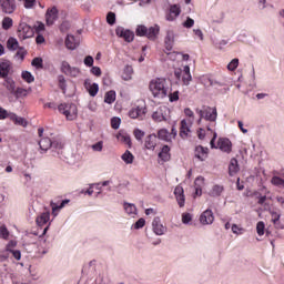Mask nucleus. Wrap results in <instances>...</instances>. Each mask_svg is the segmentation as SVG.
Segmentation results:
<instances>
[{"instance_id": "f257e3e1", "label": "nucleus", "mask_w": 284, "mask_h": 284, "mask_svg": "<svg viewBox=\"0 0 284 284\" xmlns=\"http://www.w3.org/2000/svg\"><path fill=\"white\" fill-rule=\"evenodd\" d=\"M149 89L154 99H165L170 94V87L165 78H155L150 81Z\"/></svg>"}, {"instance_id": "f03ea898", "label": "nucleus", "mask_w": 284, "mask_h": 284, "mask_svg": "<svg viewBox=\"0 0 284 284\" xmlns=\"http://www.w3.org/2000/svg\"><path fill=\"white\" fill-rule=\"evenodd\" d=\"M59 112H62L67 116L68 121H74L78 114V109L74 103H62L58 106Z\"/></svg>"}, {"instance_id": "7ed1b4c3", "label": "nucleus", "mask_w": 284, "mask_h": 284, "mask_svg": "<svg viewBox=\"0 0 284 284\" xmlns=\"http://www.w3.org/2000/svg\"><path fill=\"white\" fill-rule=\"evenodd\" d=\"M19 39L26 40L34 37V30L26 22H22L18 27Z\"/></svg>"}, {"instance_id": "20e7f679", "label": "nucleus", "mask_w": 284, "mask_h": 284, "mask_svg": "<svg viewBox=\"0 0 284 284\" xmlns=\"http://www.w3.org/2000/svg\"><path fill=\"white\" fill-rule=\"evenodd\" d=\"M0 9L4 14H12L17 10V2L14 0H0Z\"/></svg>"}, {"instance_id": "39448f33", "label": "nucleus", "mask_w": 284, "mask_h": 284, "mask_svg": "<svg viewBox=\"0 0 284 284\" xmlns=\"http://www.w3.org/2000/svg\"><path fill=\"white\" fill-rule=\"evenodd\" d=\"M115 34L121 39H124L126 43H132V41H134V32H132L131 30L124 29L123 27H118L115 30Z\"/></svg>"}, {"instance_id": "423d86ee", "label": "nucleus", "mask_w": 284, "mask_h": 284, "mask_svg": "<svg viewBox=\"0 0 284 284\" xmlns=\"http://www.w3.org/2000/svg\"><path fill=\"white\" fill-rule=\"evenodd\" d=\"M57 19H59V9H57V7L49 8L45 12L47 26H54Z\"/></svg>"}, {"instance_id": "0eeeda50", "label": "nucleus", "mask_w": 284, "mask_h": 284, "mask_svg": "<svg viewBox=\"0 0 284 284\" xmlns=\"http://www.w3.org/2000/svg\"><path fill=\"white\" fill-rule=\"evenodd\" d=\"M200 223L202 225H212L214 223V213L212 210H206L201 214Z\"/></svg>"}, {"instance_id": "6e6552de", "label": "nucleus", "mask_w": 284, "mask_h": 284, "mask_svg": "<svg viewBox=\"0 0 284 284\" xmlns=\"http://www.w3.org/2000/svg\"><path fill=\"white\" fill-rule=\"evenodd\" d=\"M217 148L222 152H226L227 154H230V152H232V141H230V139L227 138H220L217 141Z\"/></svg>"}, {"instance_id": "1a4fd4ad", "label": "nucleus", "mask_w": 284, "mask_h": 284, "mask_svg": "<svg viewBox=\"0 0 284 284\" xmlns=\"http://www.w3.org/2000/svg\"><path fill=\"white\" fill-rule=\"evenodd\" d=\"M174 195L178 201L179 207H184L185 206V194L183 191V186L178 185L174 190Z\"/></svg>"}, {"instance_id": "9d476101", "label": "nucleus", "mask_w": 284, "mask_h": 284, "mask_svg": "<svg viewBox=\"0 0 284 284\" xmlns=\"http://www.w3.org/2000/svg\"><path fill=\"white\" fill-rule=\"evenodd\" d=\"M12 72V63L10 61H3L0 63V77L1 79L8 78Z\"/></svg>"}, {"instance_id": "9b49d317", "label": "nucleus", "mask_w": 284, "mask_h": 284, "mask_svg": "<svg viewBox=\"0 0 284 284\" xmlns=\"http://www.w3.org/2000/svg\"><path fill=\"white\" fill-rule=\"evenodd\" d=\"M3 79V88H6L9 94H14V90H17V82H14V80L10 77Z\"/></svg>"}, {"instance_id": "f8f14e48", "label": "nucleus", "mask_w": 284, "mask_h": 284, "mask_svg": "<svg viewBox=\"0 0 284 284\" xmlns=\"http://www.w3.org/2000/svg\"><path fill=\"white\" fill-rule=\"evenodd\" d=\"M179 14H181V7H179V4H172L166 14V21H174Z\"/></svg>"}, {"instance_id": "ddd939ff", "label": "nucleus", "mask_w": 284, "mask_h": 284, "mask_svg": "<svg viewBox=\"0 0 284 284\" xmlns=\"http://www.w3.org/2000/svg\"><path fill=\"white\" fill-rule=\"evenodd\" d=\"M146 109L145 108H135V109H131L129 111V116L130 119H143L145 116V111Z\"/></svg>"}, {"instance_id": "4468645a", "label": "nucleus", "mask_w": 284, "mask_h": 284, "mask_svg": "<svg viewBox=\"0 0 284 284\" xmlns=\"http://www.w3.org/2000/svg\"><path fill=\"white\" fill-rule=\"evenodd\" d=\"M159 141V138H156V134H150L144 140V146L146 150H154L156 148V142Z\"/></svg>"}, {"instance_id": "2eb2a0df", "label": "nucleus", "mask_w": 284, "mask_h": 284, "mask_svg": "<svg viewBox=\"0 0 284 284\" xmlns=\"http://www.w3.org/2000/svg\"><path fill=\"white\" fill-rule=\"evenodd\" d=\"M164 43H165L166 54H170L172 48L174 47V32L168 31Z\"/></svg>"}, {"instance_id": "dca6fc26", "label": "nucleus", "mask_w": 284, "mask_h": 284, "mask_svg": "<svg viewBox=\"0 0 284 284\" xmlns=\"http://www.w3.org/2000/svg\"><path fill=\"white\" fill-rule=\"evenodd\" d=\"M153 231L155 234H158V236H161L164 234L165 232V227L163 226V224H161V219L159 217H155L153 220Z\"/></svg>"}, {"instance_id": "f3484780", "label": "nucleus", "mask_w": 284, "mask_h": 284, "mask_svg": "<svg viewBox=\"0 0 284 284\" xmlns=\"http://www.w3.org/2000/svg\"><path fill=\"white\" fill-rule=\"evenodd\" d=\"M79 40H77V38H74V36H67L65 39V45L68 48V50H77V48H79Z\"/></svg>"}, {"instance_id": "a211bd4d", "label": "nucleus", "mask_w": 284, "mask_h": 284, "mask_svg": "<svg viewBox=\"0 0 284 284\" xmlns=\"http://www.w3.org/2000/svg\"><path fill=\"white\" fill-rule=\"evenodd\" d=\"M160 30L161 28L158 24L148 29L146 37L150 39V41H156Z\"/></svg>"}, {"instance_id": "6ab92c4d", "label": "nucleus", "mask_w": 284, "mask_h": 284, "mask_svg": "<svg viewBox=\"0 0 284 284\" xmlns=\"http://www.w3.org/2000/svg\"><path fill=\"white\" fill-rule=\"evenodd\" d=\"M204 119L206 121H216V116H217V113H216V108H210L207 106L206 109H204Z\"/></svg>"}, {"instance_id": "aec40b11", "label": "nucleus", "mask_w": 284, "mask_h": 284, "mask_svg": "<svg viewBox=\"0 0 284 284\" xmlns=\"http://www.w3.org/2000/svg\"><path fill=\"white\" fill-rule=\"evenodd\" d=\"M195 156L200 161H204L207 159V148H203L202 145L195 148Z\"/></svg>"}, {"instance_id": "412c9836", "label": "nucleus", "mask_w": 284, "mask_h": 284, "mask_svg": "<svg viewBox=\"0 0 284 284\" xmlns=\"http://www.w3.org/2000/svg\"><path fill=\"white\" fill-rule=\"evenodd\" d=\"M187 134H190V125L187 124L186 120H182L180 126V136L181 139H187Z\"/></svg>"}, {"instance_id": "4be33fe9", "label": "nucleus", "mask_w": 284, "mask_h": 284, "mask_svg": "<svg viewBox=\"0 0 284 284\" xmlns=\"http://www.w3.org/2000/svg\"><path fill=\"white\" fill-rule=\"evenodd\" d=\"M239 160L235 158L231 159L230 164H229V174L230 176H234L239 172Z\"/></svg>"}, {"instance_id": "5701e85b", "label": "nucleus", "mask_w": 284, "mask_h": 284, "mask_svg": "<svg viewBox=\"0 0 284 284\" xmlns=\"http://www.w3.org/2000/svg\"><path fill=\"white\" fill-rule=\"evenodd\" d=\"M11 121H13V123L16 125H21L22 128H28V120H26V118H21L17 114H12L10 115Z\"/></svg>"}, {"instance_id": "b1692460", "label": "nucleus", "mask_w": 284, "mask_h": 284, "mask_svg": "<svg viewBox=\"0 0 284 284\" xmlns=\"http://www.w3.org/2000/svg\"><path fill=\"white\" fill-rule=\"evenodd\" d=\"M39 146L44 152H48V150L52 148V140H50V138H43L39 141Z\"/></svg>"}, {"instance_id": "393cba45", "label": "nucleus", "mask_w": 284, "mask_h": 284, "mask_svg": "<svg viewBox=\"0 0 284 284\" xmlns=\"http://www.w3.org/2000/svg\"><path fill=\"white\" fill-rule=\"evenodd\" d=\"M48 221H50V213L45 212L42 213L40 216L37 217L36 222L37 224L42 227V225H45V223H48Z\"/></svg>"}, {"instance_id": "a878e982", "label": "nucleus", "mask_w": 284, "mask_h": 284, "mask_svg": "<svg viewBox=\"0 0 284 284\" xmlns=\"http://www.w3.org/2000/svg\"><path fill=\"white\" fill-rule=\"evenodd\" d=\"M132 74H134V69L132 65H126L123 70L122 79L124 81H130V79H132Z\"/></svg>"}, {"instance_id": "bb28decb", "label": "nucleus", "mask_w": 284, "mask_h": 284, "mask_svg": "<svg viewBox=\"0 0 284 284\" xmlns=\"http://www.w3.org/2000/svg\"><path fill=\"white\" fill-rule=\"evenodd\" d=\"M159 158L162 161H170V146L169 145H164L161 150V152L159 153Z\"/></svg>"}, {"instance_id": "cd10ccee", "label": "nucleus", "mask_w": 284, "mask_h": 284, "mask_svg": "<svg viewBox=\"0 0 284 284\" xmlns=\"http://www.w3.org/2000/svg\"><path fill=\"white\" fill-rule=\"evenodd\" d=\"M114 101H116V92L108 91L104 95V103L112 104Z\"/></svg>"}, {"instance_id": "c85d7f7f", "label": "nucleus", "mask_w": 284, "mask_h": 284, "mask_svg": "<svg viewBox=\"0 0 284 284\" xmlns=\"http://www.w3.org/2000/svg\"><path fill=\"white\" fill-rule=\"evenodd\" d=\"M158 136H159V139H161V141H170L172 134H170V131H168V129H161L158 132Z\"/></svg>"}, {"instance_id": "c756f323", "label": "nucleus", "mask_w": 284, "mask_h": 284, "mask_svg": "<svg viewBox=\"0 0 284 284\" xmlns=\"http://www.w3.org/2000/svg\"><path fill=\"white\" fill-rule=\"evenodd\" d=\"M122 160L124 161V163L126 164H132L134 163V155L132 154V152L130 151H125L122 155Z\"/></svg>"}, {"instance_id": "7c9ffc66", "label": "nucleus", "mask_w": 284, "mask_h": 284, "mask_svg": "<svg viewBox=\"0 0 284 284\" xmlns=\"http://www.w3.org/2000/svg\"><path fill=\"white\" fill-rule=\"evenodd\" d=\"M7 48L9 50H19V41H17V39L14 38H9L7 42Z\"/></svg>"}, {"instance_id": "2f4dec72", "label": "nucleus", "mask_w": 284, "mask_h": 284, "mask_svg": "<svg viewBox=\"0 0 284 284\" xmlns=\"http://www.w3.org/2000/svg\"><path fill=\"white\" fill-rule=\"evenodd\" d=\"M12 94L16 95V99H23L28 97V91L23 88H17Z\"/></svg>"}, {"instance_id": "473e14b6", "label": "nucleus", "mask_w": 284, "mask_h": 284, "mask_svg": "<svg viewBox=\"0 0 284 284\" xmlns=\"http://www.w3.org/2000/svg\"><path fill=\"white\" fill-rule=\"evenodd\" d=\"M136 37H148V27L140 24L135 30Z\"/></svg>"}, {"instance_id": "72a5a7b5", "label": "nucleus", "mask_w": 284, "mask_h": 284, "mask_svg": "<svg viewBox=\"0 0 284 284\" xmlns=\"http://www.w3.org/2000/svg\"><path fill=\"white\" fill-rule=\"evenodd\" d=\"M124 210L126 214H136V205L124 202Z\"/></svg>"}, {"instance_id": "f704fd0d", "label": "nucleus", "mask_w": 284, "mask_h": 284, "mask_svg": "<svg viewBox=\"0 0 284 284\" xmlns=\"http://www.w3.org/2000/svg\"><path fill=\"white\" fill-rule=\"evenodd\" d=\"M271 183L276 187H284V180L280 176H273Z\"/></svg>"}, {"instance_id": "c9c22d12", "label": "nucleus", "mask_w": 284, "mask_h": 284, "mask_svg": "<svg viewBox=\"0 0 284 284\" xmlns=\"http://www.w3.org/2000/svg\"><path fill=\"white\" fill-rule=\"evenodd\" d=\"M12 18L10 17H6L2 20V28L3 30H10V28H12Z\"/></svg>"}, {"instance_id": "e433bc0d", "label": "nucleus", "mask_w": 284, "mask_h": 284, "mask_svg": "<svg viewBox=\"0 0 284 284\" xmlns=\"http://www.w3.org/2000/svg\"><path fill=\"white\" fill-rule=\"evenodd\" d=\"M22 79H23V81H26L27 83H32V82H34V77L32 75V73H30V71H23V72H22Z\"/></svg>"}, {"instance_id": "4c0bfd02", "label": "nucleus", "mask_w": 284, "mask_h": 284, "mask_svg": "<svg viewBox=\"0 0 284 284\" xmlns=\"http://www.w3.org/2000/svg\"><path fill=\"white\" fill-rule=\"evenodd\" d=\"M33 68H37V70H41L43 68V59L42 58H34L31 62Z\"/></svg>"}, {"instance_id": "58836bf2", "label": "nucleus", "mask_w": 284, "mask_h": 284, "mask_svg": "<svg viewBox=\"0 0 284 284\" xmlns=\"http://www.w3.org/2000/svg\"><path fill=\"white\" fill-rule=\"evenodd\" d=\"M70 203V200H63L60 205L54 204V202H51L52 212H57V210H61L65 207V204Z\"/></svg>"}, {"instance_id": "ea45409f", "label": "nucleus", "mask_w": 284, "mask_h": 284, "mask_svg": "<svg viewBox=\"0 0 284 284\" xmlns=\"http://www.w3.org/2000/svg\"><path fill=\"white\" fill-rule=\"evenodd\" d=\"M88 91H89L90 97H97V94L99 93V84H97V83L91 84L89 87Z\"/></svg>"}, {"instance_id": "a19ab883", "label": "nucleus", "mask_w": 284, "mask_h": 284, "mask_svg": "<svg viewBox=\"0 0 284 284\" xmlns=\"http://www.w3.org/2000/svg\"><path fill=\"white\" fill-rule=\"evenodd\" d=\"M106 22L109 26H114V23H116V14L114 12H109L106 14Z\"/></svg>"}, {"instance_id": "79ce46f5", "label": "nucleus", "mask_w": 284, "mask_h": 284, "mask_svg": "<svg viewBox=\"0 0 284 284\" xmlns=\"http://www.w3.org/2000/svg\"><path fill=\"white\" fill-rule=\"evenodd\" d=\"M79 74H81V69L77 68V67H71L70 71L67 73V77H79Z\"/></svg>"}, {"instance_id": "37998d69", "label": "nucleus", "mask_w": 284, "mask_h": 284, "mask_svg": "<svg viewBox=\"0 0 284 284\" xmlns=\"http://www.w3.org/2000/svg\"><path fill=\"white\" fill-rule=\"evenodd\" d=\"M270 214L272 216V223H274V225H277L278 221H281V214L276 211H270Z\"/></svg>"}, {"instance_id": "c03bdc74", "label": "nucleus", "mask_w": 284, "mask_h": 284, "mask_svg": "<svg viewBox=\"0 0 284 284\" xmlns=\"http://www.w3.org/2000/svg\"><path fill=\"white\" fill-rule=\"evenodd\" d=\"M70 70H72V67L70 65V63H68V61H62L61 72H63V74H68Z\"/></svg>"}, {"instance_id": "a18cd8bd", "label": "nucleus", "mask_w": 284, "mask_h": 284, "mask_svg": "<svg viewBox=\"0 0 284 284\" xmlns=\"http://www.w3.org/2000/svg\"><path fill=\"white\" fill-rule=\"evenodd\" d=\"M236 68H239V59H233V60L227 64V70H230V72H234V70H236Z\"/></svg>"}, {"instance_id": "49530a36", "label": "nucleus", "mask_w": 284, "mask_h": 284, "mask_svg": "<svg viewBox=\"0 0 284 284\" xmlns=\"http://www.w3.org/2000/svg\"><path fill=\"white\" fill-rule=\"evenodd\" d=\"M120 126H121V119L112 118L111 119V128H113V130H119Z\"/></svg>"}, {"instance_id": "de8ad7c7", "label": "nucleus", "mask_w": 284, "mask_h": 284, "mask_svg": "<svg viewBox=\"0 0 284 284\" xmlns=\"http://www.w3.org/2000/svg\"><path fill=\"white\" fill-rule=\"evenodd\" d=\"M256 231L258 236H263L265 234V223L258 222L256 225Z\"/></svg>"}, {"instance_id": "09e8293b", "label": "nucleus", "mask_w": 284, "mask_h": 284, "mask_svg": "<svg viewBox=\"0 0 284 284\" xmlns=\"http://www.w3.org/2000/svg\"><path fill=\"white\" fill-rule=\"evenodd\" d=\"M0 236L4 240L10 236V232L8 231V227H6V225L0 226Z\"/></svg>"}, {"instance_id": "8fccbe9b", "label": "nucleus", "mask_w": 284, "mask_h": 284, "mask_svg": "<svg viewBox=\"0 0 284 284\" xmlns=\"http://www.w3.org/2000/svg\"><path fill=\"white\" fill-rule=\"evenodd\" d=\"M222 192H223V186L221 185L213 186V191H212L213 196H221Z\"/></svg>"}, {"instance_id": "3c124183", "label": "nucleus", "mask_w": 284, "mask_h": 284, "mask_svg": "<svg viewBox=\"0 0 284 284\" xmlns=\"http://www.w3.org/2000/svg\"><path fill=\"white\" fill-rule=\"evenodd\" d=\"M133 134H134L136 141H143V136H145V132H143L139 129L134 130Z\"/></svg>"}, {"instance_id": "603ef678", "label": "nucleus", "mask_w": 284, "mask_h": 284, "mask_svg": "<svg viewBox=\"0 0 284 284\" xmlns=\"http://www.w3.org/2000/svg\"><path fill=\"white\" fill-rule=\"evenodd\" d=\"M84 65H87V68H92V65H94V58H92V55H87L84 58Z\"/></svg>"}, {"instance_id": "864d4df0", "label": "nucleus", "mask_w": 284, "mask_h": 284, "mask_svg": "<svg viewBox=\"0 0 284 284\" xmlns=\"http://www.w3.org/2000/svg\"><path fill=\"white\" fill-rule=\"evenodd\" d=\"M145 226V219H139L134 224V230H141V227Z\"/></svg>"}, {"instance_id": "5fc2aeb1", "label": "nucleus", "mask_w": 284, "mask_h": 284, "mask_svg": "<svg viewBox=\"0 0 284 284\" xmlns=\"http://www.w3.org/2000/svg\"><path fill=\"white\" fill-rule=\"evenodd\" d=\"M152 119L154 121L161 122V121H165V116H163V114L159 113V112H154L152 114Z\"/></svg>"}, {"instance_id": "6e6d98bb", "label": "nucleus", "mask_w": 284, "mask_h": 284, "mask_svg": "<svg viewBox=\"0 0 284 284\" xmlns=\"http://www.w3.org/2000/svg\"><path fill=\"white\" fill-rule=\"evenodd\" d=\"M58 81H59V88L61 90H65V77L59 75L58 77Z\"/></svg>"}, {"instance_id": "4d7b16f0", "label": "nucleus", "mask_w": 284, "mask_h": 284, "mask_svg": "<svg viewBox=\"0 0 284 284\" xmlns=\"http://www.w3.org/2000/svg\"><path fill=\"white\" fill-rule=\"evenodd\" d=\"M169 99L171 103H174V101H179V91H174L173 93H170Z\"/></svg>"}, {"instance_id": "13d9d810", "label": "nucleus", "mask_w": 284, "mask_h": 284, "mask_svg": "<svg viewBox=\"0 0 284 284\" xmlns=\"http://www.w3.org/2000/svg\"><path fill=\"white\" fill-rule=\"evenodd\" d=\"M190 221H192V214H190V213H184V214L182 215V223L187 224V223H190Z\"/></svg>"}, {"instance_id": "bf43d9fd", "label": "nucleus", "mask_w": 284, "mask_h": 284, "mask_svg": "<svg viewBox=\"0 0 284 284\" xmlns=\"http://www.w3.org/2000/svg\"><path fill=\"white\" fill-rule=\"evenodd\" d=\"M16 261H21V251L9 250Z\"/></svg>"}, {"instance_id": "052dcab7", "label": "nucleus", "mask_w": 284, "mask_h": 284, "mask_svg": "<svg viewBox=\"0 0 284 284\" xmlns=\"http://www.w3.org/2000/svg\"><path fill=\"white\" fill-rule=\"evenodd\" d=\"M194 26V19L187 18L186 21L183 22L184 28H192Z\"/></svg>"}, {"instance_id": "680f3d73", "label": "nucleus", "mask_w": 284, "mask_h": 284, "mask_svg": "<svg viewBox=\"0 0 284 284\" xmlns=\"http://www.w3.org/2000/svg\"><path fill=\"white\" fill-rule=\"evenodd\" d=\"M36 3H37V0H24V8L27 9L34 8Z\"/></svg>"}, {"instance_id": "e2e57ef3", "label": "nucleus", "mask_w": 284, "mask_h": 284, "mask_svg": "<svg viewBox=\"0 0 284 284\" xmlns=\"http://www.w3.org/2000/svg\"><path fill=\"white\" fill-rule=\"evenodd\" d=\"M92 150H94L95 152H101V150H103V142H97L95 144H93Z\"/></svg>"}, {"instance_id": "0e129e2a", "label": "nucleus", "mask_w": 284, "mask_h": 284, "mask_svg": "<svg viewBox=\"0 0 284 284\" xmlns=\"http://www.w3.org/2000/svg\"><path fill=\"white\" fill-rule=\"evenodd\" d=\"M51 148H54V150H63V143L59 141H53Z\"/></svg>"}, {"instance_id": "69168bd1", "label": "nucleus", "mask_w": 284, "mask_h": 284, "mask_svg": "<svg viewBox=\"0 0 284 284\" xmlns=\"http://www.w3.org/2000/svg\"><path fill=\"white\" fill-rule=\"evenodd\" d=\"M91 73H93L94 77H101V68L99 67H92Z\"/></svg>"}, {"instance_id": "338daca9", "label": "nucleus", "mask_w": 284, "mask_h": 284, "mask_svg": "<svg viewBox=\"0 0 284 284\" xmlns=\"http://www.w3.org/2000/svg\"><path fill=\"white\" fill-rule=\"evenodd\" d=\"M34 30L36 32H43V30H45V24H43L42 22H38V24L34 26Z\"/></svg>"}, {"instance_id": "774afa93", "label": "nucleus", "mask_w": 284, "mask_h": 284, "mask_svg": "<svg viewBox=\"0 0 284 284\" xmlns=\"http://www.w3.org/2000/svg\"><path fill=\"white\" fill-rule=\"evenodd\" d=\"M122 141H123V143H126V145H129V148H132V140L130 139L129 135H122Z\"/></svg>"}]
</instances>
